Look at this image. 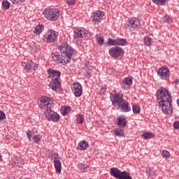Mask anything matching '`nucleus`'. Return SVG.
I'll return each mask as SVG.
<instances>
[{
    "label": "nucleus",
    "instance_id": "nucleus-1",
    "mask_svg": "<svg viewBox=\"0 0 179 179\" xmlns=\"http://www.w3.org/2000/svg\"><path fill=\"white\" fill-rule=\"evenodd\" d=\"M59 51H60L62 55L59 53H55L52 55V58H54L55 61H57L59 64H64V65L71 62L72 57L76 55V51L75 49L71 48L69 44H62L58 47Z\"/></svg>",
    "mask_w": 179,
    "mask_h": 179
},
{
    "label": "nucleus",
    "instance_id": "nucleus-2",
    "mask_svg": "<svg viewBox=\"0 0 179 179\" xmlns=\"http://www.w3.org/2000/svg\"><path fill=\"white\" fill-rule=\"evenodd\" d=\"M43 14L45 19L51 20V22H55L59 18V10L57 8H46L43 10Z\"/></svg>",
    "mask_w": 179,
    "mask_h": 179
},
{
    "label": "nucleus",
    "instance_id": "nucleus-3",
    "mask_svg": "<svg viewBox=\"0 0 179 179\" xmlns=\"http://www.w3.org/2000/svg\"><path fill=\"white\" fill-rule=\"evenodd\" d=\"M110 176L118 179H132L127 171H121L118 168L110 169Z\"/></svg>",
    "mask_w": 179,
    "mask_h": 179
},
{
    "label": "nucleus",
    "instance_id": "nucleus-4",
    "mask_svg": "<svg viewBox=\"0 0 179 179\" xmlns=\"http://www.w3.org/2000/svg\"><path fill=\"white\" fill-rule=\"evenodd\" d=\"M156 96L157 100H161L159 101H166L167 100H171V95L167 89L162 87L160 89L157 90L156 92Z\"/></svg>",
    "mask_w": 179,
    "mask_h": 179
},
{
    "label": "nucleus",
    "instance_id": "nucleus-5",
    "mask_svg": "<svg viewBox=\"0 0 179 179\" xmlns=\"http://www.w3.org/2000/svg\"><path fill=\"white\" fill-rule=\"evenodd\" d=\"M171 101L172 99H169L164 101H159V106L162 107V112L166 115H170L173 114V109L171 108Z\"/></svg>",
    "mask_w": 179,
    "mask_h": 179
},
{
    "label": "nucleus",
    "instance_id": "nucleus-6",
    "mask_svg": "<svg viewBox=\"0 0 179 179\" xmlns=\"http://www.w3.org/2000/svg\"><path fill=\"white\" fill-rule=\"evenodd\" d=\"M38 104L40 106L41 108H43L45 111L51 110V107H52V103L48 96H42L38 102Z\"/></svg>",
    "mask_w": 179,
    "mask_h": 179
},
{
    "label": "nucleus",
    "instance_id": "nucleus-7",
    "mask_svg": "<svg viewBox=\"0 0 179 179\" xmlns=\"http://www.w3.org/2000/svg\"><path fill=\"white\" fill-rule=\"evenodd\" d=\"M44 38L47 43H55L58 40V32L50 29L45 33Z\"/></svg>",
    "mask_w": 179,
    "mask_h": 179
},
{
    "label": "nucleus",
    "instance_id": "nucleus-8",
    "mask_svg": "<svg viewBox=\"0 0 179 179\" xmlns=\"http://www.w3.org/2000/svg\"><path fill=\"white\" fill-rule=\"evenodd\" d=\"M44 114L46 118H48V121H52L53 122H58L61 118V116H59L58 113L51 110V109L45 110Z\"/></svg>",
    "mask_w": 179,
    "mask_h": 179
},
{
    "label": "nucleus",
    "instance_id": "nucleus-9",
    "mask_svg": "<svg viewBox=\"0 0 179 179\" xmlns=\"http://www.w3.org/2000/svg\"><path fill=\"white\" fill-rule=\"evenodd\" d=\"M124 95L122 94H113L110 96V99L112 101V104L113 106H117L118 107L125 101L124 99H122Z\"/></svg>",
    "mask_w": 179,
    "mask_h": 179
},
{
    "label": "nucleus",
    "instance_id": "nucleus-10",
    "mask_svg": "<svg viewBox=\"0 0 179 179\" xmlns=\"http://www.w3.org/2000/svg\"><path fill=\"white\" fill-rule=\"evenodd\" d=\"M127 27H129V29L131 30V31H134L135 29H137V27H139L141 26V22L138 18L131 17L129 18L127 22Z\"/></svg>",
    "mask_w": 179,
    "mask_h": 179
},
{
    "label": "nucleus",
    "instance_id": "nucleus-11",
    "mask_svg": "<svg viewBox=\"0 0 179 179\" xmlns=\"http://www.w3.org/2000/svg\"><path fill=\"white\" fill-rule=\"evenodd\" d=\"M157 73L162 80H169L170 78V70L167 67H161Z\"/></svg>",
    "mask_w": 179,
    "mask_h": 179
},
{
    "label": "nucleus",
    "instance_id": "nucleus-12",
    "mask_svg": "<svg viewBox=\"0 0 179 179\" xmlns=\"http://www.w3.org/2000/svg\"><path fill=\"white\" fill-rule=\"evenodd\" d=\"M124 54V50L120 47L111 48L109 50V55L115 59H117L118 57H121Z\"/></svg>",
    "mask_w": 179,
    "mask_h": 179
},
{
    "label": "nucleus",
    "instance_id": "nucleus-13",
    "mask_svg": "<svg viewBox=\"0 0 179 179\" xmlns=\"http://www.w3.org/2000/svg\"><path fill=\"white\" fill-rule=\"evenodd\" d=\"M22 66L24 68L26 72H33V71H36L38 69L37 64L34 63L32 60L23 62Z\"/></svg>",
    "mask_w": 179,
    "mask_h": 179
},
{
    "label": "nucleus",
    "instance_id": "nucleus-14",
    "mask_svg": "<svg viewBox=\"0 0 179 179\" xmlns=\"http://www.w3.org/2000/svg\"><path fill=\"white\" fill-rule=\"evenodd\" d=\"M71 90L76 97H80L82 96V85L79 83H74L71 85Z\"/></svg>",
    "mask_w": 179,
    "mask_h": 179
},
{
    "label": "nucleus",
    "instance_id": "nucleus-15",
    "mask_svg": "<svg viewBox=\"0 0 179 179\" xmlns=\"http://www.w3.org/2000/svg\"><path fill=\"white\" fill-rule=\"evenodd\" d=\"M92 20L94 24H98L101 22L103 17H104V12L103 11H97L92 13Z\"/></svg>",
    "mask_w": 179,
    "mask_h": 179
},
{
    "label": "nucleus",
    "instance_id": "nucleus-16",
    "mask_svg": "<svg viewBox=\"0 0 179 179\" xmlns=\"http://www.w3.org/2000/svg\"><path fill=\"white\" fill-rule=\"evenodd\" d=\"M74 37L86 38L89 37V31L84 28H78L74 31Z\"/></svg>",
    "mask_w": 179,
    "mask_h": 179
},
{
    "label": "nucleus",
    "instance_id": "nucleus-17",
    "mask_svg": "<svg viewBox=\"0 0 179 179\" xmlns=\"http://www.w3.org/2000/svg\"><path fill=\"white\" fill-rule=\"evenodd\" d=\"M48 73L49 74V78H50L52 80H54V79L59 80V78H61V72L57 70L49 69H48Z\"/></svg>",
    "mask_w": 179,
    "mask_h": 179
},
{
    "label": "nucleus",
    "instance_id": "nucleus-18",
    "mask_svg": "<svg viewBox=\"0 0 179 179\" xmlns=\"http://www.w3.org/2000/svg\"><path fill=\"white\" fill-rule=\"evenodd\" d=\"M118 108L120 110L122 113H129L131 108L129 106V103L127 101H123V103L118 106Z\"/></svg>",
    "mask_w": 179,
    "mask_h": 179
},
{
    "label": "nucleus",
    "instance_id": "nucleus-19",
    "mask_svg": "<svg viewBox=\"0 0 179 179\" xmlns=\"http://www.w3.org/2000/svg\"><path fill=\"white\" fill-rule=\"evenodd\" d=\"M49 87L52 90L57 92V90L61 87V83L59 82V80L53 79L50 81Z\"/></svg>",
    "mask_w": 179,
    "mask_h": 179
},
{
    "label": "nucleus",
    "instance_id": "nucleus-20",
    "mask_svg": "<svg viewBox=\"0 0 179 179\" xmlns=\"http://www.w3.org/2000/svg\"><path fill=\"white\" fill-rule=\"evenodd\" d=\"M117 125L123 127H127V118L124 117V116L117 117Z\"/></svg>",
    "mask_w": 179,
    "mask_h": 179
},
{
    "label": "nucleus",
    "instance_id": "nucleus-21",
    "mask_svg": "<svg viewBox=\"0 0 179 179\" xmlns=\"http://www.w3.org/2000/svg\"><path fill=\"white\" fill-rule=\"evenodd\" d=\"M53 163L55 164V169H56V173H57V174H61V169L62 166L61 161L54 160Z\"/></svg>",
    "mask_w": 179,
    "mask_h": 179
},
{
    "label": "nucleus",
    "instance_id": "nucleus-22",
    "mask_svg": "<svg viewBox=\"0 0 179 179\" xmlns=\"http://www.w3.org/2000/svg\"><path fill=\"white\" fill-rule=\"evenodd\" d=\"M44 30V25L41 24V25H37L35 27V29L34 31V34H36V36H38L43 33V31Z\"/></svg>",
    "mask_w": 179,
    "mask_h": 179
},
{
    "label": "nucleus",
    "instance_id": "nucleus-23",
    "mask_svg": "<svg viewBox=\"0 0 179 179\" xmlns=\"http://www.w3.org/2000/svg\"><path fill=\"white\" fill-rule=\"evenodd\" d=\"M78 147L80 150H85V149H87L89 147V143H87V142L85 141H82L78 143Z\"/></svg>",
    "mask_w": 179,
    "mask_h": 179
},
{
    "label": "nucleus",
    "instance_id": "nucleus-24",
    "mask_svg": "<svg viewBox=\"0 0 179 179\" xmlns=\"http://www.w3.org/2000/svg\"><path fill=\"white\" fill-rule=\"evenodd\" d=\"M144 44L146 47H150L152 44H153V39L150 36H145L143 38Z\"/></svg>",
    "mask_w": 179,
    "mask_h": 179
},
{
    "label": "nucleus",
    "instance_id": "nucleus-25",
    "mask_svg": "<svg viewBox=\"0 0 179 179\" xmlns=\"http://www.w3.org/2000/svg\"><path fill=\"white\" fill-rule=\"evenodd\" d=\"M114 135L115 136H124V130L120 128L114 129Z\"/></svg>",
    "mask_w": 179,
    "mask_h": 179
},
{
    "label": "nucleus",
    "instance_id": "nucleus-26",
    "mask_svg": "<svg viewBox=\"0 0 179 179\" xmlns=\"http://www.w3.org/2000/svg\"><path fill=\"white\" fill-rule=\"evenodd\" d=\"M41 139H43V136L40 134L35 135L33 138V141L34 143L38 144L41 142Z\"/></svg>",
    "mask_w": 179,
    "mask_h": 179
},
{
    "label": "nucleus",
    "instance_id": "nucleus-27",
    "mask_svg": "<svg viewBox=\"0 0 179 179\" xmlns=\"http://www.w3.org/2000/svg\"><path fill=\"white\" fill-rule=\"evenodd\" d=\"M127 41L124 38H117L116 39V45H126Z\"/></svg>",
    "mask_w": 179,
    "mask_h": 179
},
{
    "label": "nucleus",
    "instance_id": "nucleus-28",
    "mask_svg": "<svg viewBox=\"0 0 179 179\" xmlns=\"http://www.w3.org/2000/svg\"><path fill=\"white\" fill-rule=\"evenodd\" d=\"M76 121H77V124H83L85 121V117H83V115L78 114L77 115Z\"/></svg>",
    "mask_w": 179,
    "mask_h": 179
},
{
    "label": "nucleus",
    "instance_id": "nucleus-29",
    "mask_svg": "<svg viewBox=\"0 0 179 179\" xmlns=\"http://www.w3.org/2000/svg\"><path fill=\"white\" fill-rule=\"evenodd\" d=\"M123 85L131 86V85H132V78L131 77L126 78L124 80H123Z\"/></svg>",
    "mask_w": 179,
    "mask_h": 179
},
{
    "label": "nucleus",
    "instance_id": "nucleus-30",
    "mask_svg": "<svg viewBox=\"0 0 179 179\" xmlns=\"http://www.w3.org/2000/svg\"><path fill=\"white\" fill-rule=\"evenodd\" d=\"M2 6L4 9L8 10V9H9V8H10V3H9V1H8L6 0H4L2 1Z\"/></svg>",
    "mask_w": 179,
    "mask_h": 179
},
{
    "label": "nucleus",
    "instance_id": "nucleus-31",
    "mask_svg": "<svg viewBox=\"0 0 179 179\" xmlns=\"http://www.w3.org/2000/svg\"><path fill=\"white\" fill-rule=\"evenodd\" d=\"M134 114H139L141 113V107L138 105H134L132 107Z\"/></svg>",
    "mask_w": 179,
    "mask_h": 179
},
{
    "label": "nucleus",
    "instance_id": "nucleus-32",
    "mask_svg": "<svg viewBox=\"0 0 179 179\" xmlns=\"http://www.w3.org/2000/svg\"><path fill=\"white\" fill-rule=\"evenodd\" d=\"M142 138H143V139H152V138H153V134L152 133H145V134H143L142 136H141Z\"/></svg>",
    "mask_w": 179,
    "mask_h": 179
},
{
    "label": "nucleus",
    "instance_id": "nucleus-33",
    "mask_svg": "<svg viewBox=\"0 0 179 179\" xmlns=\"http://www.w3.org/2000/svg\"><path fill=\"white\" fill-rule=\"evenodd\" d=\"M108 45H117V39L109 38L107 41Z\"/></svg>",
    "mask_w": 179,
    "mask_h": 179
},
{
    "label": "nucleus",
    "instance_id": "nucleus-34",
    "mask_svg": "<svg viewBox=\"0 0 179 179\" xmlns=\"http://www.w3.org/2000/svg\"><path fill=\"white\" fill-rule=\"evenodd\" d=\"M167 0H152L154 3H156L157 5H164L166 3Z\"/></svg>",
    "mask_w": 179,
    "mask_h": 179
},
{
    "label": "nucleus",
    "instance_id": "nucleus-35",
    "mask_svg": "<svg viewBox=\"0 0 179 179\" xmlns=\"http://www.w3.org/2000/svg\"><path fill=\"white\" fill-rule=\"evenodd\" d=\"M162 157H164L165 159H170V152L167 150H163L162 151Z\"/></svg>",
    "mask_w": 179,
    "mask_h": 179
},
{
    "label": "nucleus",
    "instance_id": "nucleus-36",
    "mask_svg": "<svg viewBox=\"0 0 179 179\" xmlns=\"http://www.w3.org/2000/svg\"><path fill=\"white\" fill-rule=\"evenodd\" d=\"M78 169H80V170H86V169H89L88 165H85L82 163L78 164Z\"/></svg>",
    "mask_w": 179,
    "mask_h": 179
},
{
    "label": "nucleus",
    "instance_id": "nucleus-37",
    "mask_svg": "<svg viewBox=\"0 0 179 179\" xmlns=\"http://www.w3.org/2000/svg\"><path fill=\"white\" fill-rule=\"evenodd\" d=\"M15 5H22L24 2L25 0H10Z\"/></svg>",
    "mask_w": 179,
    "mask_h": 179
},
{
    "label": "nucleus",
    "instance_id": "nucleus-38",
    "mask_svg": "<svg viewBox=\"0 0 179 179\" xmlns=\"http://www.w3.org/2000/svg\"><path fill=\"white\" fill-rule=\"evenodd\" d=\"M76 2V0H66V5H68V6H72L73 5H75Z\"/></svg>",
    "mask_w": 179,
    "mask_h": 179
},
{
    "label": "nucleus",
    "instance_id": "nucleus-39",
    "mask_svg": "<svg viewBox=\"0 0 179 179\" xmlns=\"http://www.w3.org/2000/svg\"><path fill=\"white\" fill-rule=\"evenodd\" d=\"M6 120V115L2 110H0V121Z\"/></svg>",
    "mask_w": 179,
    "mask_h": 179
},
{
    "label": "nucleus",
    "instance_id": "nucleus-40",
    "mask_svg": "<svg viewBox=\"0 0 179 179\" xmlns=\"http://www.w3.org/2000/svg\"><path fill=\"white\" fill-rule=\"evenodd\" d=\"M98 44L99 45H103L104 44V38L99 37L98 38Z\"/></svg>",
    "mask_w": 179,
    "mask_h": 179
},
{
    "label": "nucleus",
    "instance_id": "nucleus-41",
    "mask_svg": "<svg viewBox=\"0 0 179 179\" xmlns=\"http://www.w3.org/2000/svg\"><path fill=\"white\" fill-rule=\"evenodd\" d=\"M162 20L164 23H170L171 22V20L169 17H164Z\"/></svg>",
    "mask_w": 179,
    "mask_h": 179
},
{
    "label": "nucleus",
    "instance_id": "nucleus-42",
    "mask_svg": "<svg viewBox=\"0 0 179 179\" xmlns=\"http://www.w3.org/2000/svg\"><path fill=\"white\" fill-rule=\"evenodd\" d=\"M31 135H33V132L31 131H27V136L29 141L31 140Z\"/></svg>",
    "mask_w": 179,
    "mask_h": 179
},
{
    "label": "nucleus",
    "instance_id": "nucleus-43",
    "mask_svg": "<svg viewBox=\"0 0 179 179\" xmlns=\"http://www.w3.org/2000/svg\"><path fill=\"white\" fill-rule=\"evenodd\" d=\"M173 128L175 129H179V122L176 121L173 123Z\"/></svg>",
    "mask_w": 179,
    "mask_h": 179
},
{
    "label": "nucleus",
    "instance_id": "nucleus-44",
    "mask_svg": "<svg viewBox=\"0 0 179 179\" xmlns=\"http://www.w3.org/2000/svg\"><path fill=\"white\" fill-rule=\"evenodd\" d=\"M85 76H92V70H87L86 73L85 74Z\"/></svg>",
    "mask_w": 179,
    "mask_h": 179
},
{
    "label": "nucleus",
    "instance_id": "nucleus-45",
    "mask_svg": "<svg viewBox=\"0 0 179 179\" xmlns=\"http://www.w3.org/2000/svg\"><path fill=\"white\" fill-rule=\"evenodd\" d=\"M146 173H150V176H155V171H153L152 169L147 170Z\"/></svg>",
    "mask_w": 179,
    "mask_h": 179
},
{
    "label": "nucleus",
    "instance_id": "nucleus-46",
    "mask_svg": "<svg viewBox=\"0 0 179 179\" xmlns=\"http://www.w3.org/2000/svg\"><path fill=\"white\" fill-rule=\"evenodd\" d=\"M172 85H179V80L176 79L174 82L172 83Z\"/></svg>",
    "mask_w": 179,
    "mask_h": 179
},
{
    "label": "nucleus",
    "instance_id": "nucleus-47",
    "mask_svg": "<svg viewBox=\"0 0 179 179\" xmlns=\"http://www.w3.org/2000/svg\"><path fill=\"white\" fill-rule=\"evenodd\" d=\"M177 104L179 106V99H177Z\"/></svg>",
    "mask_w": 179,
    "mask_h": 179
},
{
    "label": "nucleus",
    "instance_id": "nucleus-48",
    "mask_svg": "<svg viewBox=\"0 0 179 179\" xmlns=\"http://www.w3.org/2000/svg\"><path fill=\"white\" fill-rule=\"evenodd\" d=\"M123 88L124 89V90H127V87L124 86Z\"/></svg>",
    "mask_w": 179,
    "mask_h": 179
},
{
    "label": "nucleus",
    "instance_id": "nucleus-49",
    "mask_svg": "<svg viewBox=\"0 0 179 179\" xmlns=\"http://www.w3.org/2000/svg\"><path fill=\"white\" fill-rule=\"evenodd\" d=\"M1 159H2V156L0 155V160H1Z\"/></svg>",
    "mask_w": 179,
    "mask_h": 179
},
{
    "label": "nucleus",
    "instance_id": "nucleus-50",
    "mask_svg": "<svg viewBox=\"0 0 179 179\" xmlns=\"http://www.w3.org/2000/svg\"><path fill=\"white\" fill-rule=\"evenodd\" d=\"M101 90H104V88H102Z\"/></svg>",
    "mask_w": 179,
    "mask_h": 179
}]
</instances>
